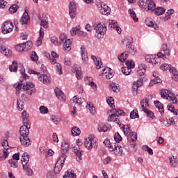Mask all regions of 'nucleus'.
Listing matches in <instances>:
<instances>
[{
  "mask_svg": "<svg viewBox=\"0 0 178 178\" xmlns=\"http://www.w3.org/2000/svg\"><path fill=\"white\" fill-rule=\"evenodd\" d=\"M22 122L24 125L22 126L19 129V140L22 145H25V147H29V145H31V140L29 138V134H30V127H29V124H30V120L29 118H22Z\"/></svg>",
  "mask_w": 178,
  "mask_h": 178,
  "instance_id": "obj_1",
  "label": "nucleus"
},
{
  "mask_svg": "<svg viewBox=\"0 0 178 178\" xmlns=\"http://www.w3.org/2000/svg\"><path fill=\"white\" fill-rule=\"evenodd\" d=\"M127 47L129 48V51H125L122 54H121L120 56H118V60L120 62H122V63L124 62H126V59H127V57L129 56V54H131V55H136L137 54V49L134 47V46L131 45L133 43V38L131 36H128L127 38Z\"/></svg>",
  "mask_w": 178,
  "mask_h": 178,
  "instance_id": "obj_2",
  "label": "nucleus"
},
{
  "mask_svg": "<svg viewBox=\"0 0 178 178\" xmlns=\"http://www.w3.org/2000/svg\"><path fill=\"white\" fill-rule=\"evenodd\" d=\"M93 30H95V35L98 40L104 38V35L106 33V25L102 23H98L93 25Z\"/></svg>",
  "mask_w": 178,
  "mask_h": 178,
  "instance_id": "obj_3",
  "label": "nucleus"
},
{
  "mask_svg": "<svg viewBox=\"0 0 178 178\" xmlns=\"http://www.w3.org/2000/svg\"><path fill=\"white\" fill-rule=\"evenodd\" d=\"M29 161L30 155H29V153L24 152L21 158V161L23 169L26 171V176H31L33 173V170L30 168V165H29Z\"/></svg>",
  "mask_w": 178,
  "mask_h": 178,
  "instance_id": "obj_4",
  "label": "nucleus"
},
{
  "mask_svg": "<svg viewBox=\"0 0 178 178\" xmlns=\"http://www.w3.org/2000/svg\"><path fill=\"white\" fill-rule=\"evenodd\" d=\"M60 45H63V48L64 51H70L72 48L70 47V45H72V40L70 39H67V36L65 34L60 35Z\"/></svg>",
  "mask_w": 178,
  "mask_h": 178,
  "instance_id": "obj_5",
  "label": "nucleus"
},
{
  "mask_svg": "<svg viewBox=\"0 0 178 178\" xmlns=\"http://www.w3.org/2000/svg\"><path fill=\"white\" fill-rule=\"evenodd\" d=\"M84 145L87 149H92V148L97 149L98 148V143L92 136H89L88 138L85 139Z\"/></svg>",
  "mask_w": 178,
  "mask_h": 178,
  "instance_id": "obj_6",
  "label": "nucleus"
},
{
  "mask_svg": "<svg viewBox=\"0 0 178 178\" xmlns=\"http://www.w3.org/2000/svg\"><path fill=\"white\" fill-rule=\"evenodd\" d=\"M13 31V23L10 21H6L1 25L2 34H9Z\"/></svg>",
  "mask_w": 178,
  "mask_h": 178,
  "instance_id": "obj_7",
  "label": "nucleus"
},
{
  "mask_svg": "<svg viewBox=\"0 0 178 178\" xmlns=\"http://www.w3.org/2000/svg\"><path fill=\"white\" fill-rule=\"evenodd\" d=\"M66 161V159H65V156H60L58 159L55 167H54V172L58 175L62 170V168H63V165H65V161Z\"/></svg>",
  "mask_w": 178,
  "mask_h": 178,
  "instance_id": "obj_8",
  "label": "nucleus"
},
{
  "mask_svg": "<svg viewBox=\"0 0 178 178\" xmlns=\"http://www.w3.org/2000/svg\"><path fill=\"white\" fill-rule=\"evenodd\" d=\"M69 15L71 19H74L76 17V15H77V6H76V3L73 1H70L69 3Z\"/></svg>",
  "mask_w": 178,
  "mask_h": 178,
  "instance_id": "obj_9",
  "label": "nucleus"
},
{
  "mask_svg": "<svg viewBox=\"0 0 178 178\" xmlns=\"http://www.w3.org/2000/svg\"><path fill=\"white\" fill-rule=\"evenodd\" d=\"M109 151L113 152L117 156H122L123 154V148L120 145H118L116 143H114L113 147H110Z\"/></svg>",
  "mask_w": 178,
  "mask_h": 178,
  "instance_id": "obj_10",
  "label": "nucleus"
},
{
  "mask_svg": "<svg viewBox=\"0 0 178 178\" xmlns=\"http://www.w3.org/2000/svg\"><path fill=\"white\" fill-rule=\"evenodd\" d=\"M22 89L24 90V91H27L29 95H31L35 92V88H34V85L31 82H26L24 83Z\"/></svg>",
  "mask_w": 178,
  "mask_h": 178,
  "instance_id": "obj_11",
  "label": "nucleus"
},
{
  "mask_svg": "<svg viewBox=\"0 0 178 178\" xmlns=\"http://www.w3.org/2000/svg\"><path fill=\"white\" fill-rule=\"evenodd\" d=\"M143 83H144V79L139 78L136 82L134 83L132 86V92L134 95H137L138 88L143 86Z\"/></svg>",
  "mask_w": 178,
  "mask_h": 178,
  "instance_id": "obj_12",
  "label": "nucleus"
},
{
  "mask_svg": "<svg viewBox=\"0 0 178 178\" xmlns=\"http://www.w3.org/2000/svg\"><path fill=\"white\" fill-rule=\"evenodd\" d=\"M70 148V145L67 141H63L61 145V156H65V159H66L67 156L66 154L69 152V149Z\"/></svg>",
  "mask_w": 178,
  "mask_h": 178,
  "instance_id": "obj_13",
  "label": "nucleus"
},
{
  "mask_svg": "<svg viewBox=\"0 0 178 178\" xmlns=\"http://www.w3.org/2000/svg\"><path fill=\"white\" fill-rule=\"evenodd\" d=\"M81 54L83 65H88V53L84 46H81Z\"/></svg>",
  "mask_w": 178,
  "mask_h": 178,
  "instance_id": "obj_14",
  "label": "nucleus"
},
{
  "mask_svg": "<svg viewBox=\"0 0 178 178\" xmlns=\"http://www.w3.org/2000/svg\"><path fill=\"white\" fill-rule=\"evenodd\" d=\"M99 10L102 15H109L111 13V8L105 3H101L99 6Z\"/></svg>",
  "mask_w": 178,
  "mask_h": 178,
  "instance_id": "obj_15",
  "label": "nucleus"
},
{
  "mask_svg": "<svg viewBox=\"0 0 178 178\" xmlns=\"http://www.w3.org/2000/svg\"><path fill=\"white\" fill-rule=\"evenodd\" d=\"M72 72L75 73L77 80H81L83 78V74H81V67L79 65H74L72 67Z\"/></svg>",
  "mask_w": 178,
  "mask_h": 178,
  "instance_id": "obj_16",
  "label": "nucleus"
},
{
  "mask_svg": "<svg viewBox=\"0 0 178 178\" xmlns=\"http://www.w3.org/2000/svg\"><path fill=\"white\" fill-rule=\"evenodd\" d=\"M38 80L43 84H50L51 83V75L49 74H39Z\"/></svg>",
  "mask_w": 178,
  "mask_h": 178,
  "instance_id": "obj_17",
  "label": "nucleus"
},
{
  "mask_svg": "<svg viewBox=\"0 0 178 178\" xmlns=\"http://www.w3.org/2000/svg\"><path fill=\"white\" fill-rule=\"evenodd\" d=\"M154 104L162 116V115H163L165 113V108H163V104L162 103H161V102H159V100H155L154 102Z\"/></svg>",
  "mask_w": 178,
  "mask_h": 178,
  "instance_id": "obj_18",
  "label": "nucleus"
},
{
  "mask_svg": "<svg viewBox=\"0 0 178 178\" xmlns=\"http://www.w3.org/2000/svg\"><path fill=\"white\" fill-rule=\"evenodd\" d=\"M109 127H111V124H108V123H101L99 124L98 126V130L100 133H102V131L104 133L108 131V129H109Z\"/></svg>",
  "mask_w": 178,
  "mask_h": 178,
  "instance_id": "obj_19",
  "label": "nucleus"
},
{
  "mask_svg": "<svg viewBox=\"0 0 178 178\" xmlns=\"http://www.w3.org/2000/svg\"><path fill=\"white\" fill-rule=\"evenodd\" d=\"M55 94L57 97V98H58V99H60V101H65L66 100V96H65V93H63V92H62V90H60V89H56L54 90Z\"/></svg>",
  "mask_w": 178,
  "mask_h": 178,
  "instance_id": "obj_20",
  "label": "nucleus"
},
{
  "mask_svg": "<svg viewBox=\"0 0 178 178\" xmlns=\"http://www.w3.org/2000/svg\"><path fill=\"white\" fill-rule=\"evenodd\" d=\"M40 37L35 42L36 47H40L41 44H42V39L44 38V29L42 28H40L39 31Z\"/></svg>",
  "mask_w": 178,
  "mask_h": 178,
  "instance_id": "obj_21",
  "label": "nucleus"
},
{
  "mask_svg": "<svg viewBox=\"0 0 178 178\" xmlns=\"http://www.w3.org/2000/svg\"><path fill=\"white\" fill-rule=\"evenodd\" d=\"M30 22V17L29 16V13H24L20 19V22L22 24H27Z\"/></svg>",
  "mask_w": 178,
  "mask_h": 178,
  "instance_id": "obj_22",
  "label": "nucleus"
},
{
  "mask_svg": "<svg viewBox=\"0 0 178 178\" xmlns=\"http://www.w3.org/2000/svg\"><path fill=\"white\" fill-rule=\"evenodd\" d=\"M91 59H92V60L95 62L96 65V68L97 70L101 69V66H102V61H101V58H97V56H91Z\"/></svg>",
  "mask_w": 178,
  "mask_h": 178,
  "instance_id": "obj_23",
  "label": "nucleus"
},
{
  "mask_svg": "<svg viewBox=\"0 0 178 178\" xmlns=\"http://www.w3.org/2000/svg\"><path fill=\"white\" fill-rule=\"evenodd\" d=\"M111 69L109 67H105L104 70H102L103 73L106 74V77L108 79H112L113 77V72H111ZM108 73V74H106Z\"/></svg>",
  "mask_w": 178,
  "mask_h": 178,
  "instance_id": "obj_24",
  "label": "nucleus"
},
{
  "mask_svg": "<svg viewBox=\"0 0 178 178\" xmlns=\"http://www.w3.org/2000/svg\"><path fill=\"white\" fill-rule=\"evenodd\" d=\"M111 113H115L118 118H119V116H125L126 115V113H124L123 110L120 108H114L113 110H111Z\"/></svg>",
  "mask_w": 178,
  "mask_h": 178,
  "instance_id": "obj_25",
  "label": "nucleus"
},
{
  "mask_svg": "<svg viewBox=\"0 0 178 178\" xmlns=\"http://www.w3.org/2000/svg\"><path fill=\"white\" fill-rule=\"evenodd\" d=\"M155 8H156L155 2H154L153 0H148L146 10H152V12H154V10H155Z\"/></svg>",
  "mask_w": 178,
  "mask_h": 178,
  "instance_id": "obj_26",
  "label": "nucleus"
},
{
  "mask_svg": "<svg viewBox=\"0 0 178 178\" xmlns=\"http://www.w3.org/2000/svg\"><path fill=\"white\" fill-rule=\"evenodd\" d=\"M145 24L148 26V27H153V29H158V24H155V22L152 21L151 19L147 18L145 19Z\"/></svg>",
  "mask_w": 178,
  "mask_h": 178,
  "instance_id": "obj_27",
  "label": "nucleus"
},
{
  "mask_svg": "<svg viewBox=\"0 0 178 178\" xmlns=\"http://www.w3.org/2000/svg\"><path fill=\"white\" fill-rule=\"evenodd\" d=\"M0 52L5 56H10L12 55V51L6 49L4 46H1Z\"/></svg>",
  "mask_w": 178,
  "mask_h": 178,
  "instance_id": "obj_28",
  "label": "nucleus"
},
{
  "mask_svg": "<svg viewBox=\"0 0 178 178\" xmlns=\"http://www.w3.org/2000/svg\"><path fill=\"white\" fill-rule=\"evenodd\" d=\"M168 159L170 160V163L172 168H176V166H177V157L175 156H170Z\"/></svg>",
  "mask_w": 178,
  "mask_h": 178,
  "instance_id": "obj_29",
  "label": "nucleus"
},
{
  "mask_svg": "<svg viewBox=\"0 0 178 178\" xmlns=\"http://www.w3.org/2000/svg\"><path fill=\"white\" fill-rule=\"evenodd\" d=\"M170 94H172V92H170V91L168 90H163L161 91V98H165V99H169Z\"/></svg>",
  "mask_w": 178,
  "mask_h": 178,
  "instance_id": "obj_30",
  "label": "nucleus"
},
{
  "mask_svg": "<svg viewBox=\"0 0 178 178\" xmlns=\"http://www.w3.org/2000/svg\"><path fill=\"white\" fill-rule=\"evenodd\" d=\"M76 178V175H74V171L72 170H68L65 172L63 175V178Z\"/></svg>",
  "mask_w": 178,
  "mask_h": 178,
  "instance_id": "obj_31",
  "label": "nucleus"
},
{
  "mask_svg": "<svg viewBox=\"0 0 178 178\" xmlns=\"http://www.w3.org/2000/svg\"><path fill=\"white\" fill-rule=\"evenodd\" d=\"M143 112L146 113L147 118H150V119L152 120L155 119V115L154 114V112H152V111L148 110L147 108H143Z\"/></svg>",
  "mask_w": 178,
  "mask_h": 178,
  "instance_id": "obj_32",
  "label": "nucleus"
},
{
  "mask_svg": "<svg viewBox=\"0 0 178 178\" xmlns=\"http://www.w3.org/2000/svg\"><path fill=\"white\" fill-rule=\"evenodd\" d=\"M145 65L142 64L138 67V74H139V76H144V74H145Z\"/></svg>",
  "mask_w": 178,
  "mask_h": 178,
  "instance_id": "obj_33",
  "label": "nucleus"
},
{
  "mask_svg": "<svg viewBox=\"0 0 178 178\" xmlns=\"http://www.w3.org/2000/svg\"><path fill=\"white\" fill-rule=\"evenodd\" d=\"M139 6L141 9H144V10H147V6L148 4V0H139Z\"/></svg>",
  "mask_w": 178,
  "mask_h": 178,
  "instance_id": "obj_34",
  "label": "nucleus"
},
{
  "mask_svg": "<svg viewBox=\"0 0 178 178\" xmlns=\"http://www.w3.org/2000/svg\"><path fill=\"white\" fill-rule=\"evenodd\" d=\"M165 12V8H163L162 7H157L154 10V13H155V15H156V16H161V15L164 14Z\"/></svg>",
  "mask_w": 178,
  "mask_h": 178,
  "instance_id": "obj_35",
  "label": "nucleus"
},
{
  "mask_svg": "<svg viewBox=\"0 0 178 178\" xmlns=\"http://www.w3.org/2000/svg\"><path fill=\"white\" fill-rule=\"evenodd\" d=\"M8 156H9V152L6 149H3V154H0V162L5 161Z\"/></svg>",
  "mask_w": 178,
  "mask_h": 178,
  "instance_id": "obj_36",
  "label": "nucleus"
},
{
  "mask_svg": "<svg viewBox=\"0 0 178 178\" xmlns=\"http://www.w3.org/2000/svg\"><path fill=\"white\" fill-rule=\"evenodd\" d=\"M72 136L76 137V136H80V134L81 133V131L80 130V128L77 127H74L72 129Z\"/></svg>",
  "mask_w": 178,
  "mask_h": 178,
  "instance_id": "obj_37",
  "label": "nucleus"
},
{
  "mask_svg": "<svg viewBox=\"0 0 178 178\" xmlns=\"http://www.w3.org/2000/svg\"><path fill=\"white\" fill-rule=\"evenodd\" d=\"M44 56L47 58V59L50 60V63H51V65H55V63H56V59L55 58L52 59V57H51V54H49V53H47V51H45L44 53Z\"/></svg>",
  "mask_w": 178,
  "mask_h": 178,
  "instance_id": "obj_38",
  "label": "nucleus"
},
{
  "mask_svg": "<svg viewBox=\"0 0 178 178\" xmlns=\"http://www.w3.org/2000/svg\"><path fill=\"white\" fill-rule=\"evenodd\" d=\"M161 50L163 51V54L169 56L170 55V51H169V47H168V44H163L161 46Z\"/></svg>",
  "mask_w": 178,
  "mask_h": 178,
  "instance_id": "obj_39",
  "label": "nucleus"
},
{
  "mask_svg": "<svg viewBox=\"0 0 178 178\" xmlns=\"http://www.w3.org/2000/svg\"><path fill=\"white\" fill-rule=\"evenodd\" d=\"M160 69L164 72H166V70H170V72H172V65L164 63L160 66Z\"/></svg>",
  "mask_w": 178,
  "mask_h": 178,
  "instance_id": "obj_40",
  "label": "nucleus"
},
{
  "mask_svg": "<svg viewBox=\"0 0 178 178\" xmlns=\"http://www.w3.org/2000/svg\"><path fill=\"white\" fill-rule=\"evenodd\" d=\"M9 69L10 72H17V61H13L12 65L9 66Z\"/></svg>",
  "mask_w": 178,
  "mask_h": 178,
  "instance_id": "obj_41",
  "label": "nucleus"
},
{
  "mask_svg": "<svg viewBox=\"0 0 178 178\" xmlns=\"http://www.w3.org/2000/svg\"><path fill=\"white\" fill-rule=\"evenodd\" d=\"M15 49L17 52H26L27 49L24 48V45L23 44H17L15 46Z\"/></svg>",
  "mask_w": 178,
  "mask_h": 178,
  "instance_id": "obj_42",
  "label": "nucleus"
},
{
  "mask_svg": "<svg viewBox=\"0 0 178 178\" xmlns=\"http://www.w3.org/2000/svg\"><path fill=\"white\" fill-rule=\"evenodd\" d=\"M148 102H149V101H148V99H142L141 101H140V105H141V108H142V111H144V108L145 109H147V107H148V106H149V104H148Z\"/></svg>",
  "mask_w": 178,
  "mask_h": 178,
  "instance_id": "obj_43",
  "label": "nucleus"
},
{
  "mask_svg": "<svg viewBox=\"0 0 178 178\" xmlns=\"http://www.w3.org/2000/svg\"><path fill=\"white\" fill-rule=\"evenodd\" d=\"M110 23H112L113 24V29H115L117 33H118V34H120V33H122V29L120 27H119V26H118V22L111 20V22L110 21Z\"/></svg>",
  "mask_w": 178,
  "mask_h": 178,
  "instance_id": "obj_44",
  "label": "nucleus"
},
{
  "mask_svg": "<svg viewBox=\"0 0 178 178\" xmlns=\"http://www.w3.org/2000/svg\"><path fill=\"white\" fill-rule=\"evenodd\" d=\"M130 118H131V119H136V118H140V115H138V111L137 109L133 110L130 113Z\"/></svg>",
  "mask_w": 178,
  "mask_h": 178,
  "instance_id": "obj_45",
  "label": "nucleus"
},
{
  "mask_svg": "<svg viewBox=\"0 0 178 178\" xmlns=\"http://www.w3.org/2000/svg\"><path fill=\"white\" fill-rule=\"evenodd\" d=\"M131 17L134 20V22H138V18L137 17V15L136 14V12L133 9H129L128 10Z\"/></svg>",
  "mask_w": 178,
  "mask_h": 178,
  "instance_id": "obj_46",
  "label": "nucleus"
},
{
  "mask_svg": "<svg viewBox=\"0 0 178 178\" xmlns=\"http://www.w3.org/2000/svg\"><path fill=\"white\" fill-rule=\"evenodd\" d=\"M122 73L124 74L125 76H129L130 73H131V70L127 66L126 67H122L121 69Z\"/></svg>",
  "mask_w": 178,
  "mask_h": 178,
  "instance_id": "obj_47",
  "label": "nucleus"
},
{
  "mask_svg": "<svg viewBox=\"0 0 178 178\" xmlns=\"http://www.w3.org/2000/svg\"><path fill=\"white\" fill-rule=\"evenodd\" d=\"M167 108L170 112H172L173 115L177 116V111H175V106H173V104H168Z\"/></svg>",
  "mask_w": 178,
  "mask_h": 178,
  "instance_id": "obj_48",
  "label": "nucleus"
},
{
  "mask_svg": "<svg viewBox=\"0 0 178 178\" xmlns=\"http://www.w3.org/2000/svg\"><path fill=\"white\" fill-rule=\"evenodd\" d=\"M163 123L166 127H169V126L173 125V124L175 123V119H173V118H170L168 121L164 120Z\"/></svg>",
  "mask_w": 178,
  "mask_h": 178,
  "instance_id": "obj_49",
  "label": "nucleus"
},
{
  "mask_svg": "<svg viewBox=\"0 0 178 178\" xmlns=\"http://www.w3.org/2000/svg\"><path fill=\"white\" fill-rule=\"evenodd\" d=\"M81 27L80 26V25L73 27L70 31L71 35L72 36L76 35V34H77V33L79 32V30H81Z\"/></svg>",
  "mask_w": 178,
  "mask_h": 178,
  "instance_id": "obj_50",
  "label": "nucleus"
},
{
  "mask_svg": "<svg viewBox=\"0 0 178 178\" xmlns=\"http://www.w3.org/2000/svg\"><path fill=\"white\" fill-rule=\"evenodd\" d=\"M87 108H88L91 115H95V107L92 103H88Z\"/></svg>",
  "mask_w": 178,
  "mask_h": 178,
  "instance_id": "obj_51",
  "label": "nucleus"
},
{
  "mask_svg": "<svg viewBox=\"0 0 178 178\" xmlns=\"http://www.w3.org/2000/svg\"><path fill=\"white\" fill-rule=\"evenodd\" d=\"M158 83H162L161 79H156L154 78V79H152L149 83V87H152L154 84H158Z\"/></svg>",
  "mask_w": 178,
  "mask_h": 178,
  "instance_id": "obj_52",
  "label": "nucleus"
},
{
  "mask_svg": "<svg viewBox=\"0 0 178 178\" xmlns=\"http://www.w3.org/2000/svg\"><path fill=\"white\" fill-rule=\"evenodd\" d=\"M123 140V138H122V136H120V134L119 132H116L114 135V140L115 143H120Z\"/></svg>",
  "mask_w": 178,
  "mask_h": 178,
  "instance_id": "obj_53",
  "label": "nucleus"
},
{
  "mask_svg": "<svg viewBox=\"0 0 178 178\" xmlns=\"http://www.w3.org/2000/svg\"><path fill=\"white\" fill-rule=\"evenodd\" d=\"M9 165L10 166V168H17L18 165H19V162L16 161V160L14 159H10L8 161Z\"/></svg>",
  "mask_w": 178,
  "mask_h": 178,
  "instance_id": "obj_54",
  "label": "nucleus"
},
{
  "mask_svg": "<svg viewBox=\"0 0 178 178\" xmlns=\"http://www.w3.org/2000/svg\"><path fill=\"white\" fill-rule=\"evenodd\" d=\"M51 120L55 124H59V122H60V118L59 116L56 115H52L51 117Z\"/></svg>",
  "mask_w": 178,
  "mask_h": 178,
  "instance_id": "obj_55",
  "label": "nucleus"
},
{
  "mask_svg": "<svg viewBox=\"0 0 178 178\" xmlns=\"http://www.w3.org/2000/svg\"><path fill=\"white\" fill-rule=\"evenodd\" d=\"M17 9H19V6H17V4H13L9 8V11L11 13H16V12H17Z\"/></svg>",
  "mask_w": 178,
  "mask_h": 178,
  "instance_id": "obj_56",
  "label": "nucleus"
},
{
  "mask_svg": "<svg viewBox=\"0 0 178 178\" xmlns=\"http://www.w3.org/2000/svg\"><path fill=\"white\" fill-rule=\"evenodd\" d=\"M128 136H129L131 141L132 143H134V141H137V134L136 132H130L129 135Z\"/></svg>",
  "mask_w": 178,
  "mask_h": 178,
  "instance_id": "obj_57",
  "label": "nucleus"
},
{
  "mask_svg": "<svg viewBox=\"0 0 178 178\" xmlns=\"http://www.w3.org/2000/svg\"><path fill=\"white\" fill-rule=\"evenodd\" d=\"M39 111H40V113H42V115H47V113H48V112H49L48 108H47L44 106H41L39 108Z\"/></svg>",
  "mask_w": 178,
  "mask_h": 178,
  "instance_id": "obj_58",
  "label": "nucleus"
},
{
  "mask_svg": "<svg viewBox=\"0 0 178 178\" xmlns=\"http://www.w3.org/2000/svg\"><path fill=\"white\" fill-rule=\"evenodd\" d=\"M40 26H42V27H44V29H48V27H49V25H48V18L42 19Z\"/></svg>",
  "mask_w": 178,
  "mask_h": 178,
  "instance_id": "obj_59",
  "label": "nucleus"
},
{
  "mask_svg": "<svg viewBox=\"0 0 178 178\" xmlns=\"http://www.w3.org/2000/svg\"><path fill=\"white\" fill-rule=\"evenodd\" d=\"M24 102L22 101V99H17V106L19 109V111H23L24 109Z\"/></svg>",
  "mask_w": 178,
  "mask_h": 178,
  "instance_id": "obj_60",
  "label": "nucleus"
},
{
  "mask_svg": "<svg viewBox=\"0 0 178 178\" xmlns=\"http://www.w3.org/2000/svg\"><path fill=\"white\" fill-rule=\"evenodd\" d=\"M154 58H156V55H147L145 57V59L146 62H148V63H151Z\"/></svg>",
  "mask_w": 178,
  "mask_h": 178,
  "instance_id": "obj_61",
  "label": "nucleus"
},
{
  "mask_svg": "<svg viewBox=\"0 0 178 178\" xmlns=\"http://www.w3.org/2000/svg\"><path fill=\"white\" fill-rule=\"evenodd\" d=\"M110 90L113 91L114 92H116L118 91V86L115 83H111L109 85Z\"/></svg>",
  "mask_w": 178,
  "mask_h": 178,
  "instance_id": "obj_62",
  "label": "nucleus"
},
{
  "mask_svg": "<svg viewBox=\"0 0 178 178\" xmlns=\"http://www.w3.org/2000/svg\"><path fill=\"white\" fill-rule=\"evenodd\" d=\"M24 49H26V51H29V49H31V47H33V43L31 42H26L25 43H23Z\"/></svg>",
  "mask_w": 178,
  "mask_h": 178,
  "instance_id": "obj_63",
  "label": "nucleus"
},
{
  "mask_svg": "<svg viewBox=\"0 0 178 178\" xmlns=\"http://www.w3.org/2000/svg\"><path fill=\"white\" fill-rule=\"evenodd\" d=\"M125 65H126V66H127L129 67V69H131H131H134L135 65L133 61L127 60V61H126Z\"/></svg>",
  "mask_w": 178,
  "mask_h": 178,
  "instance_id": "obj_64",
  "label": "nucleus"
}]
</instances>
